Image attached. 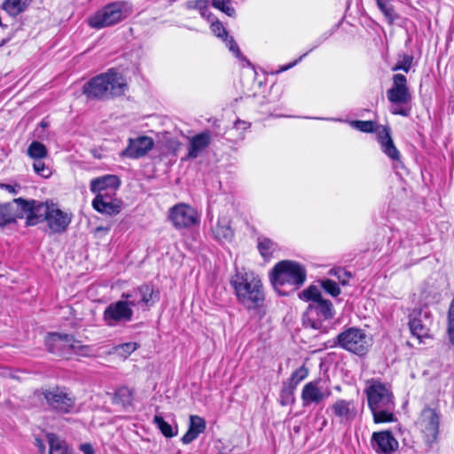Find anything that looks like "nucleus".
<instances>
[{
    "label": "nucleus",
    "instance_id": "5",
    "mask_svg": "<svg viewBox=\"0 0 454 454\" xmlns=\"http://www.w3.org/2000/svg\"><path fill=\"white\" fill-rule=\"evenodd\" d=\"M71 220L72 215L61 210L57 204L34 200L31 215L28 217V226L46 222L52 233H61L67 229Z\"/></svg>",
    "mask_w": 454,
    "mask_h": 454
},
{
    "label": "nucleus",
    "instance_id": "18",
    "mask_svg": "<svg viewBox=\"0 0 454 454\" xmlns=\"http://www.w3.org/2000/svg\"><path fill=\"white\" fill-rule=\"evenodd\" d=\"M157 294L150 285H143L129 293H123L121 298L129 303V308L142 306L143 308L153 305L155 302Z\"/></svg>",
    "mask_w": 454,
    "mask_h": 454
},
{
    "label": "nucleus",
    "instance_id": "12",
    "mask_svg": "<svg viewBox=\"0 0 454 454\" xmlns=\"http://www.w3.org/2000/svg\"><path fill=\"white\" fill-rule=\"evenodd\" d=\"M425 442L432 446L437 442L440 432V413L436 409L426 407L422 410L417 421Z\"/></svg>",
    "mask_w": 454,
    "mask_h": 454
},
{
    "label": "nucleus",
    "instance_id": "36",
    "mask_svg": "<svg viewBox=\"0 0 454 454\" xmlns=\"http://www.w3.org/2000/svg\"><path fill=\"white\" fill-rule=\"evenodd\" d=\"M299 298L306 301H311L312 302H317L320 300H324L321 297L319 289L315 286H309L299 294Z\"/></svg>",
    "mask_w": 454,
    "mask_h": 454
},
{
    "label": "nucleus",
    "instance_id": "52",
    "mask_svg": "<svg viewBox=\"0 0 454 454\" xmlns=\"http://www.w3.org/2000/svg\"><path fill=\"white\" fill-rule=\"evenodd\" d=\"M306 55H307V53H305L302 56H301L299 59L294 60V62H291L288 65L281 67L279 71L280 72H284V71H286V70L290 69L291 67H294Z\"/></svg>",
    "mask_w": 454,
    "mask_h": 454
},
{
    "label": "nucleus",
    "instance_id": "44",
    "mask_svg": "<svg viewBox=\"0 0 454 454\" xmlns=\"http://www.w3.org/2000/svg\"><path fill=\"white\" fill-rule=\"evenodd\" d=\"M211 30L212 32L220 38H224L228 35L225 28L223 27V25L218 21H212L211 23Z\"/></svg>",
    "mask_w": 454,
    "mask_h": 454
},
{
    "label": "nucleus",
    "instance_id": "41",
    "mask_svg": "<svg viewBox=\"0 0 454 454\" xmlns=\"http://www.w3.org/2000/svg\"><path fill=\"white\" fill-rule=\"evenodd\" d=\"M33 168L37 175L44 178H48L51 175V170L44 164L43 160H35Z\"/></svg>",
    "mask_w": 454,
    "mask_h": 454
},
{
    "label": "nucleus",
    "instance_id": "49",
    "mask_svg": "<svg viewBox=\"0 0 454 454\" xmlns=\"http://www.w3.org/2000/svg\"><path fill=\"white\" fill-rule=\"evenodd\" d=\"M251 124L246 121L237 120L234 123L236 129L247 130L250 128Z\"/></svg>",
    "mask_w": 454,
    "mask_h": 454
},
{
    "label": "nucleus",
    "instance_id": "15",
    "mask_svg": "<svg viewBox=\"0 0 454 454\" xmlns=\"http://www.w3.org/2000/svg\"><path fill=\"white\" fill-rule=\"evenodd\" d=\"M133 309L124 299L110 303L105 309L103 319L106 325L115 326L131 321Z\"/></svg>",
    "mask_w": 454,
    "mask_h": 454
},
{
    "label": "nucleus",
    "instance_id": "3",
    "mask_svg": "<svg viewBox=\"0 0 454 454\" xmlns=\"http://www.w3.org/2000/svg\"><path fill=\"white\" fill-rule=\"evenodd\" d=\"M306 270L299 262L284 260L272 269L270 280L274 288L282 295L297 290L306 280Z\"/></svg>",
    "mask_w": 454,
    "mask_h": 454
},
{
    "label": "nucleus",
    "instance_id": "26",
    "mask_svg": "<svg viewBox=\"0 0 454 454\" xmlns=\"http://www.w3.org/2000/svg\"><path fill=\"white\" fill-rule=\"evenodd\" d=\"M207 427L206 420L198 415H191L189 418V427L183 435L181 441L184 444H189L202 434Z\"/></svg>",
    "mask_w": 454,
    "mask_h": 454
},
{
    "label": "nucleus",
    "instance_id": "17",
    "mask_svg": "<svg viewBox=\"0 0 454 454\" xmlns=\"http://www.w3.org/2000/svg\"><path fill=\"white\" fill-rule=\"evenodd\" d=\"M43 395L47 403L60 412L68 413L74 406V397L62 388L46 389Z\"/></svg>",
    "mask_w": 454,
    "mask_h": 454
},
{
    "label": "nucleus",
    "instance_id": "30",
    "mask_svg": "<svg viewBox=\"0 0 454 454\" xmlns=\"http://www.w3.org/2000/svg\"><path fill=\"white\" fill-rule=\"evenodd\" d=\"M257 247L261 255L264 258H270L278 250L277 243L266 237L258 238Z\"/></svg>",
    "mask_w": 454,
    "mask_h": 454
},
{
    "label": "nucleus",
    "instance_id": "45",
    "mask_svg": "<svg viewBox=\"0 0 454 454\" xmlns=\"http://www.w3.org/2000/svg\"><path fill=\"white\" fill-rule=\"evenodd\" d=\"M223 41L225 42L226 46L229 48L230 51H231L237 58H239L241 53L234 39L227 35L223 38Z\"/></svg>",
    "mask_w": 454,
    "mask_h": 454
},
{
    "label": "nucleus",
    "instance_id": "4",
    "mask_svg": "<svg viewBox=\"0 0 454 454\" xmlns=\"http://www.w3.org/2000/svg\"><path fill=\"white\" fill-rule=\"evenodd\" d=\"M126 86L122 74L109 69L87 82L82 91L90 98L106 99L122 95Z\"/></svg>",
    "mask_w": 454,
    "mask_h": 454
},
{
    "label": "nucleus",
    "instance_id": "34",
    "mask_svg": "<svg viewBox=\"0 0 454 454\" xmlns=\"http://www.w3.org/2000/svg\"><path fill=\"white\" fill-rule=\"evenodd\" d=\"M153 423L165 437L171 438L177 434V428H173L172 426L166 422L160 415L154 416Z\"/></svg>",
    "mask_w": 454,
    "mask_h": 454
},
{
    "label": "nucleus",
    "instance_id": "6",
    "mask_svg": "<svg viewBox=\"0 0 454 454\" xmlns=\"http://www.w3.org/2000/svg\"><path fill=\"white\" fill-rule=\"evenodd\" d=\"M132 13V7L123 1L106 4L88 19L90 27L96 29L114 26Z\"/></svg>",
    "mask_w": 454,
    "mask_h": 454
},
{
    "label": "nucleus",
    "instance_id": "51",
    "mask_svg": "<svg viewBox=\"0 0 454 454\" xmlns=\"http://www.w3.org/2000/svg\"><path fill=\"white\" fill-rule=\"evenodd\" d=\"M80 450L83 454H95L92 446L90 443H83L80 446Z\"/></svg>",
    "mask_w": 454,
    "mask_h": 454
},
{
    "label": "nucleus",
    "instance_id": "40",
    "mask_svg": "<svg viewBox=\"0 0 454 454\" xmlns=\"http://www.w3.org/2000/svg\"><path fill=\"white\" fill-rule=\"evenodd\" d=\"M350 126L362 132H372L375 123L372 121H352Z\"/></svg>",
    "mask_w": 454,
    "mask_h": 454
},
{
    "label": "nucleus",
    "instance_id": "23",
    "mask_svg": "<svg viewBox=\"0 0 454 454\" xmlns=\"http://www.w3.org/2000/svg\"><path fill=\"white\" fill-rule=\"evenodd\" d=\"M212 235L220 243L231 241L234 233L228 215H222L218 217L216 223L212 227Z\"/></svg>",
    "mask_w": 454,
    "mask_h": 454
},
{
    "label": "nucleus",
    "instance_id": "37",
    "mask_svg": "<svg viewBox=\"0 0 454 454\" xmlns=\"http://www.w3.org/2000/svg\"><path fill=\"white\" fill-rule=\"evenodd\" d=\"M139 348L137 342H126L120 344L114 348L115 353L123 357L127 358L130 354L136 351Z\"/></svg>",
    "mask_w": 454,
    "mask_h": 454
},
{
    "label": "nucleus",
    "instance_id": "16",
    "mask_svg": "<svg viewBox=\"0 0 454 454\" xmlns=\"http://www.w3.org/2000/svg\"><path fill=\"white\" fill-rule=\"evenodd\" d=\"M46 345L52 353H59L66 356L69 352L79 353L82 348L80 341L75 340L72 336L67 334L51 333L46 339Z\"/></svg>",
    "mask_w": 454,
    "mask_h": 454
},
{
    "label": "nucleus",
    "instance_id": "24",
    "mask_svg": "<svg viewBox=\"0 0 454 454\" xmlns=\"http://www.w3.org/2000/svg\"><path fill=\"white\" fill-rule=\"evenodd\" d=\"M211 143V132L208 130L199 133L189 140L188 158H197Z\"/></svg>",
    "mask_w": 454,
    "mask_h": 454
},
{
    "label": "nucleus",
    "instance_id": "27",
    "mask_svg": "<svg viewBox=\"0 0 454 454\" xmlns=\"http://www.w3.org/2000/svg\"><path fill=\"white\" fill-rule=\"evenodd\" d=\"M409 325L411 334L415 336L419 342H422L424 339L430 338L429 326L420 317L411 318Z\"/></svg>",
    "mask_w": 454,
    "mask_h": 454
},
{
    "label": "nucleus",
    "instance_id": "46",
    "mask_svg": "<svg viewBox=\"0 0 454 454\" xmlns=\"http://www.w3.org/2000/svg\"><path fill=\"white\" fill-rule=\"evenodd\" d=\"M0 188L6 191L7 192L11 193V194H19L20 192L21 191L22 187L14 183V184H0Z\"/></svg>",
    "mask_w": 454,
    "mask_h": 454
},
{
    "label": "nucleus",
    "instance_id": "10",
    "mask_svg": "<svg viewBox=\"0 0 454 454\" xmlns=\"http://www.w3.org/2000/svg\"><path fill=\"white\" fill-rule=\"evenodd\" d=\"M34 200H25L21 197L10 202L0 205V225H6L16 222L17 219L25 218L28 225V217L31 215Z\"/></svg>",
    "mask_w": 454,
    "mask_h": 454
},
{
    "label": "nucleus",
    "instance_id": "54",
    "mask_svg": "<svg viewBox=\"0 0 454 454\" xmlns=\"http://www.w3.org/2000/svg\"><path fill=\"white\" fill-rule=\"evenodd\" d=\"M9 42V39L6 38V39H3L0 43V47L4 46L5 43H7Z\"/></svg>",
    "mask_w": 454,
    "mask_h": 454
},
{
    "label": "nucleus",
    "instance_id": "13",
    "mask_svg": "<svg viewBox=\"0 0 454 454\" xmlns=\"http://www.w3.org/2000/svg\"><path fill=\"white\" fill-rule=\"evenodd\" d=\"M168 218L176 230L189 229L198 225L200 221L198 211L185 203H178L171 207Z\"/></svg>",
    "mask_w": 454,
    "mask_h": 454
},
{
    "label": "nucleus",
    "instance_id": "32",
    "mask_svg": "<svg viewBox=\"0 0 454 454\" xmlns=\"http://www.w3.org/2000/svg\"><path fill=\"white\" fill-rule=\"evenodd\" d=\"M133 401V391L128 387H121L114 394V402L122 406L130 405Z\"/></svg>",
    "mask_w": 454,
    "mask_h": 454
},
{
    "label": "nucleus",
    "instance_id": "47",
    "mask_svg": "<svg viewBox=\"0 0 454 454\" xmlns=\"http://www.w3.org/2000/svg\"><path fill=\"white\" fill-rule=\"evenodd\" d=\"M207 2L206 0H195L190 1L187 3L186 6L188 9H195L199 12H201L205 7H207Z\"/></svg>",
    "mask_w": 454,
    "mask_h": 454
},
{
    "label": "nucleus",
    "instance_id": "33",
    "mask_svg": "<svg viewBox=\"0 0 454 454\" xmlns=\"http://www.w3.org/2000/svg\"><path fill=\"white\" fill-rule=\"evenodd\" d=\"M309 376V369L303 364L294 371L288 380L289 387L293 391Z\"/></svg>",
    "mask_w": 454,
    "mask_h": 454
},
{
    "label": "nucleus",
    "instance_id": "20",
    "mask_svg": "<svg viewBox=\"0 0 454 454\" xmlns=\"http://www.w3.org/2000/svg\"><path fill=\"white\" fill-rule=\"evenodd\" d=\"M154 146V141L147 136H140L136 138H129V145L121 153V156L130 159H139L147 154Z\"/></svg>",
    "mask_w": 454,
    "mask_h": 454
},
{
    "label": "nucleus",
    "instance_id": "11",
    "mask_svg": "<svg viewBox=\"0 0 454 454\" xmlns=\"http://www.w3.org/2000/svg\"><path fill=\"white\" fill-rule=\"evenodd\" d=\"M332 395V390L327 382L322 378H317L307 382L301 393L303 407L320 405Z\"/></svg>",
    "mask_w": 454,
    "mask_h": 454
},
{
    "label": "nucleus",
    "instance_id": "1",
    "mask_svg": "<svg viewBox=\"0 0 454 454\" xmlns=\"http://www.w3.org/2000/svg\"><path fill=\"white\" fill-rule=\"evenodd\" d=\"M364 393L375 423L394 421L395 403L388 384L375 379L369 380Z\"/></svg>",
    "mask_w": 454,
    "mask_h": 454
},
{
    "label": "nucleus",
    "instance_id": "50",
    "mask_svg": "<svg viewBox=\"0 0 454 454\" xmlns=\"http://www.w3.org/2000/svg\"><path fill=\"white\" fill-rule=\"evenodd\" d=\"M35 444L41 454H43L46 450V446L43 440L35 438Z\"/></svg>",
    "mask_w": 454,
    "mask_h": 454
},
{
    "label": "nucleus",
    "instance_id": "53",
    "mask_svg": "<svg viewBox=\"0 0 454 454\" xmlns=\"http://www.w3.org/2000/svg\"><path fill=\"white\" fill-rule=\"evenodd\" d=\"M200 12V15H201L203 18H205V19H207V20H210L211 13H210V12H209V10H208V5H207V7H205V9H203V10H202L201 12Z\"/></svg>",
    "mask_w": 454,
    "mask_h": 454
},
{
    "label": "nucleus",
    "instance_id": "38",
    "mask_svg": "<svg viewBox=\"0 0 454 454\" xmlns=\"http://www.w3.org/2000/svg\"><path fill=\"white\" fill-rule=\"evenodd\" d=\"M212 5L230 17L235 15V9L231 6L230 0H213Z\"/></svg>",
    "mask_w": 454,
    "mask_h": 454
},
{
    "label": "nucleus",
    "instance_id": "7",
    "mask_svg": "<svg viewBox=\"0 0 454 454\" xmlns=\"http://www.w3.org/2000/svg\"><path fill=\"white\" fill-rule=\"evenodd\" d=\"M392 80L393 84L387 91V98L391 103L390 112L395 115L408 116L411 110V95L407 79L402 74H395Z\"/></svg>",
    "mask_w": 454,
    "mask_h": 454
},
{
    "label": "nucleus",
    "instance_id": "35",
    "mask_svg": "<svg viewBox=\"0 0 454 454\" xmlns=\"http://www.w3.org/2000/svg\"><path fill=\"white\" fill-rule=\"evenodd\" d=\"M377 5L386 19L393 23L397 19V14L395 12L394 6L390 0H376Z\"/></svg>",
    "mask_w": 454,
    "mask_h": 454
},
{
    "label": "nucleus",
    "instance_id": "42",
    "mask_svg": "<svg viewBox=\"0 0 454 454\" xmlns=\"http://www.w3.org/2000/svg\"><path fill=\"white\" fill-rule=\"evenodd\" d=\"M413 58L409 55H404L393 67V71L403 70L408 73L411 67Z\"/></svg>",
    "mask_w": 454,
    "mask_h": 454
},
{
    "label": "nucleus",
    "instance_id": "21",
    "mask_svg": "<svg viewBox=\"0 0 454 454\" xmlns=\"http://www.w3.org/2000/svg\"><path fill=\"white\" fill-rule=\"evenodd\" d=\"M121 184L120 179L115 175H105L90 181V192L97 194L116 192Z\"/></svg>",
    "mask_w": 454,
    "mask_h": 454
},
{
    "label": "nucleus",
    "instance_id": "9",
    "mask_svg": "<svg viewBox=\"0 0 454 454\" xmlns=\"http://www.w3.org/2000/svg\"><path fill=\"white\" fill-rule=\"evenodd\" d=\"M336 343L345 350L358 356L364 355L372 345V339L363 329L349 327L337 335Z\"/></svg>",
    "mask_w": 454,
    "mask_h": 454
},
{
    "label": "nucleus",
    "instance_id": "31",
    "mask_svg": "<svg viewBox=\"0 0 454 454\" xmlns=\"http://www.w3.org/2000/svg\"><path fill=\"white\" fill-rule=\"evenodd\" d=\"M27 155L35 160H43L48 155L46 146L38 141H33L27 148Z\"/></svg>",
    "mask_w": 454,
    "mask_h": 454
},
{
    "label": "nucleus",
    "instance_id": "14",
    "mask_svg": "<svg viewBox=\"0 0 454 454\" xmlns=\"http://www.w3.org/2000/svg\"><path fill=\"white\" fill-rule=\"evenodd\" d=\"M332 422L342 425L350 424L357 416V405L354 400L339 398L326 409Z\"/></svg>",
    "mask_w": 454,
    "mask_h": 454
},
{
    "label": "nucleus",
    "instance_id": "28",
    "mask_svg": "<svg viewBox=\"0 0 454 454\" xmlns=\"http://www.w3.org/2000/svg\"><path fill=\"white\" fill-rule=\"evenodd\" d=\"M31 0H5L3 9L12 17L23 12L29 5Z\"/></svg>",
    "mask_w": 454,
    "mask_h": 454
},
{
    "label": "nucleus",
    "instance_id": "48",
    "mask_svg": "<svg viewBox=\"0 0 454 454\" xmlns=\"http://www.w3.org/2000/svg\"><path fill=\"white\" fill-rule=\"evenodd\" d=\"M334 274L337 276L339 281L342 285H346L348 283V278H350V274L342 270H336Z\"/></svg>",
    "mask_w": 454,
    "mask_h": 454
},
{
    "label": "nucleus",
    "instance_id": "19",
    "mask_svg": "<svg viewBox=\"0 0 454 454\" xmlns=\"http://www.w3.org/2000/svg\"><path fill=\"white\" fill-rule=\"evenodd\" d=\"M122 205V201L116 197V192L97 194L92 200V207L96 211L108 215H118Z\"/></svg>",
    "mask_w": 454,
    "mask_h": 454
},
{
    "label": "nucleus",
    "instance_id": "2",
    "mask_svg": "<svg viewBox=\"0 0 454 454\" xmlns=\"http://www.w3.org/2000/svg\"><path fill=\"white\" fill-rule=\"evenodd\" d=\"M237 301L247 309L259 308L264 301L261 279L251 271L238 270L230 280Z\"/></svg>",
    "mask_w": 454,
    "mask_h": 454
},
{
    "label": "nucleus",
    "instance_id": "29",
    "mask_svg": "<svg viewBox=\"0 0 454 454\" xmlns=\"http://www.w3.org/2000/svg\"><path fill=\"white\" fill-rule=\"evenodd\" d=\"M47 440L50 446V454H67L71 450L65 441L59 439L54 434H48Z\"/></svg>",
    "mask_w": 454,
    "mask_h": 454
},
{
    "label": "nucleus",
    "instance_id": "43",
    "mask_svg": "<svg viewBox=\"0 0 454 454\" xmlns=\"http://www.w3.org/2000/svg\"><path fill=\"white\" fill-rule=\"evenodd\" d=\"M322 287L324 290L331 294L332 296H338L340 293V289L336 282L331 279H325L322 281Z\"/></svg>",
    "mask_w": 454,
    "mask_h": 454
},
{
    "label": "nucleus",
    "instance_id": "8",
    "mask_svg": "<svg viewBox=\"0 0 454 454\" xmlns=\"http://www.w3.org/2000/svg\"><path fill=\"white\" fill-rule=\"evenodd\" d=\"M334 316L333 305L330 301L320 300L309 305L303 315V325L322 333L327 331L326 323Z\"/></svg>",
    "mask_w": 454,
    "mask_h": 454
},
{
    "label": "nucleus",
    "instance_id": "25",
    "mask_svg": "<svg viewBox=\"0 0 454 454\" xmlns=\"http://www.w3.org/2000/svg\"><path fill=\"white\" fill-rule=\"evenodd\" d=\"M378 141L380 145L382 152L394 162H399L401 153L395 147L393 139L391 138L390 132L387 129L383 128L378 133Z\"/></svg>",
    "mask_w": 454,
    "mask_h": 454
},
{
    "label": "nucleus",
    "instance_id": "22",
    "mask_svg": "<svg viewBox=\"0 0 454 454\" xmlns=\"http://www.w3.org/2000/svg\"><path fill=\"white\" fill-rule=\"evenodd\" d=\"M372 445L377 452L389 454L398 448V442L388 431L373 433Z\"/></svg>",
    "mask_w": 454,
    "mask_h": 454
},
{
    "label": "nucleus",
    "instance_id": "39",
    "mask_svg": "<svg viewBox=\"0 0 454 454\" xmlns=\"http://www.w3.org/2000/svg\"><path fill=\"white\" fill-rule=\"evenodd\" d=\"M450 341L454 346V299L451 301L448 311V328Z\"/></svg>",
    "mask_w": 454,
    "mask_h": 454
}]
</instances>
